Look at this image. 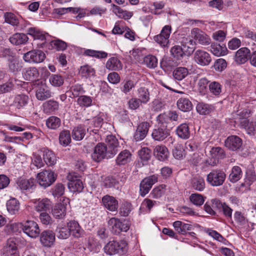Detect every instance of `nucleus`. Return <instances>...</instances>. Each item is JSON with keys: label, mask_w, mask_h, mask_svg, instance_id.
Returning <instances> with one entry per match:
<instances>
[{"label": "nucleus", "mask_w": 256, "mask_h": 256, "mask_svg": "<svg viewBox=\"0 0 256 256\" xmlns=\"http://www.w3.org/2000/svg\"><path fill=\"white\" fill-rule=\"evenodd\" d=\"M104 250V252L110 256L122 255L127 251V243L123 240H111L105 245Z\"/></svg>", "instance_id": "f257e3e1"}, {"label": "nucleus", "mask_w": 256, "mask_h": 256, "mask_svg": "<svg viewBox=\"0 0 256 256\" xmlns=\"http://www.w3.org/2000/svg\"><path fill=\"white\" fill-rule=\"evenodd\" d=\"M226 178V174L220 169L211 170L206 176L207 182L212 186H220L223 184Z\"/></svg>", "instance_id": "f03ea898"}, {"label": "nucleus", "mask_w": 256, "mask_h": 256, "mask_svg": "<svg viewBox=\"0 0 256 256\" xmlns=\"http://www.w3.org/2000/svg\"><path fill=\"white\" fill-rule=\"evenodd\" d=\"M170 136V130L166 128V126H158L154 129L152 133V136L155 140L161 142L166 139V142H168L169 146L172 145L174 142V139Z\"/></svg>", "instance_id": "7ed1b4c3"}, {"label": "nucleus", "mask_w": 256, "mask_h": 256, "mask_svg": "<svg viewBox=\"0 0 256 256\" xmlns=\"http://www.w3.org/2000/svg\"><path fill=\"white\" fill-rule=\"evenodd\" d=\"M37 182L42 187L46 188L53 184L56 180V176L50 170H45L37 174Z\"/></svg>", "instance_id": "20e7f679"}, {"label": "nucleus", "mask_w": 256, "mask_h": 256, "mask_svg": "<svg viewBox=\"0 0 256 256\" xmlns=\"http://www.w3.org/2000/svg\"><path fill=\"white\" fill-rule=\"evenodd\" d=\"M108 224L112 232L116 234H120L121 232H127L130 228V224L128 220H120L116 218L110 219Z\"/></svg>", "instance_id": "39448f33"}, {"label": "nucleus", "mask_w": 256, "mask_h": 256, "mask_svg": "<svg viewBox=\"0 0 256 256\" xmlns=\"http://www.w3.org/2000/svg\"><path fill=\"white\" fill-rule=\"evenodd\" d=\"M107 146L104 143H98L94 147V151L92 154V158L95 162H99L104 158H112L108 154Z\"/></svg>", "instance_id": "423d86ee"}, {"label": "nucleus", "mask_w": 256, "mask_h": 256, "mask_svg": "<svg viewBox=\"0 0 256 256\" xmlns=\"http://www.w3.org/2000/svg\"><path fill=\"white\" fill-rule=\"evenodd\" d=\"M68 188L72 192H80L82 191L84 186L80 180L74 172H70L67 176Z\"/></svg>", "instance_id": "0eeeda50"}, {"label": "nucleus", "mask_w": 256, "mask_h": 256, "mask_svg": "<svg viewBox=\"0 0 256 256\" xmlns=\"http://www.w3.org/2000/svg\"><path fill=\"white\" fill-rule=\"evenodd\" d=\"M194 60L200 66H207L212 60L210 54L202 50H198L194 52Z\"/></svg>", "instance_id": "6e6552de"}, {"label": "nucleus", "mask_w": 256, "mask_h": 256, "mask_svg": "<svg viewBox=\"0 0 256 256\" xmlns=\"http://www.w3.org/2000/svg\"><path fill=\"white\" fill-rule=\"evenodd\" d=\"M22 226L23 232L28 236L32 238L38 236L40 230L36 222L33 220H28Z\"/></svg>", "instance_id": "1a4fd4ad"}, {"label": "nucleus", "mask_w": 256, "mask_h": 256, "mask_svg": "<svg viewBox=\"0 0 256 256\" xmlns=\"http://www.w3.org/2000/svg\"><path fill=\"white\" fill-rule=\"evenodd\" d=\"M158 182V176L154 174L144 178L140 182V189L142 196L147 194L152 186Z\"/></svg>", "instance_id": "9d476101"}, {"label": "nucleus", "mask_w": 256, "mask_h": 256, "mask_svg": "<svg viewBox=\"0 0 256 256\" xmlns=\"http://www.w3.org/2000/svg\"><path fill=\"white\" fill-rule=\"evenodd\" d=\"M44 53L40 50H34L24 54L23 58L26 62L40 63L45 58Z\"/></svg>", "instance_id": "9b49d317"}, {"label": "nucleus", "mask_w": 256, "mask_h": 256, "mask_svg": "<svg viewBox=\"0 0 256 256\" xmlns=\"http://www.w3.org/2000/svg\"><path fill=\"white\" fill-rule=\"evenodd\" d=\"M1 256H20L16 243L8 239L1 250Z\"/></svg>", "instance_id": "f8f14e48"}, {"label": "nucleus", "mask_w": 256, "mask_h": 256, "mask_svg": "<svg viewBox=\"0 0 256 256\" xmlns=\"http://www.w3.org/2000/svg\"><path fill=\"white\" fill-rule=\"evenodd\" d=\"M191 34L198 44L207 46L210 43V38L204 32L198 28H194L191 30Z\"/></svg>", "instance_id": "ddd939ff"}, {"label": "nucleus", "mask_w": 256, "mask_h": 256, "mask_svg": "<svg viewBox=\"0 0 256 256\" xmlns=\"http://www.w3.org/2000/svg\"><path fill=\"white\" fill-rule=\"evenodd\" d=\"M171 32V26H165L162 29L160 34L154 36V40L162 46H167L168 43V38Z\"/></svg>", "instance_id": "4468645a"}, {"label": "nucleus", "mask_w": 256, "mask_h": 256, "mask_svg": "<svg viewBox=\"0 0 256 256\" xmlns=\"http://www.w3.org/2000/svg\"><path fill=\"white\" fill-rule=\"evenodd\" d=\"M108 154L110 156H114L118 150L120 148L118 139L114 136L108 135L106 138Z\"/></svg>", "instance_id": "2eb2a0df"}, {"label": "nucleus", "mask_w": 256, "mask_h": 256, "mask_svg": "<svg viewBox=\"0 0 256 256\" xmlns=\"http://www.w3.org/2000/svg\"><path fill=\"white\" fill-rule=\"evenodd\" d=\"M150 125L147 122H143L138 126L136 130L134 135V138L136 141L142 140L147 135Z\"/></svg>", "instance_id": "dca6fc26"}, {"label": "nucleus", "mask_w": 256, "mask_h": 256, "mask_svg": "<svg viewBox=\"0 0 256 256\" xmlns=\"http://www.w3.org/2000/svg\"><path fill=\"white\" fill-rule=\"evenodd\" d=\"M55 241V234L50 230L42 232L40 236V242L42 244L46 247H50Z\"/></svg>", "instance_id": "f3484780"}, {"label": "nucleus", "mask_w": 256, "mask_h": 256, "mask_svg": "<svg viewBox=\"0 0 256 256\" xmlns=\"http://www.w3.org/2000/svg\"><path fill=\"white\" fill-rule=\"evenodd\" d=\"M242 145V140L236 136H230L225 140V146L232 150L239 149Z\"/></svg>", "instance_id": "a211bd4d"}, {"label": "nucleus", "mask_w": 256, "mask_h": 256, "mask_svg": "<svg viewBox=\"0 0 256 256\" xmlns=\"http://www.w3.org/2000/svg\"><path fill=\"white\" fill-rule=\"evenodd\" d=\"M250 56V50L246 48H242L235 54L234 60L238 64L245 63Z\"/></svg>", "instance_id": "6ab92c4d"}, {"label": "nucleus", "mask_w": 256, "mask_h": 256, "mask_svg": "<svg viewBox=\"0 0 256 256\" xmlns=\"http://www.w3.org/2000/svg\"><path fill=\"white\" fill-rule=\"evenodd\" d=\"M102 202L104 206L110 211H116L118 208V202L112 196H104L102 198Z\"/></svg>", "instance_id": "aec40b11"}, {"label": "nucleus", "mask_w": 256, "mask_h": 256, "mask_svg": "<svg viewBox=\"0 0 256 256\" xmlns=\"http://www.w3.org/2000/svg\"><path fill=\"white\" fill-rule=\"evenodd\" d=\"M43 112L46 114L54 113L58 110V102L53 100H50L44 102L42 104Z\"/></svg>", "instance_id": "412c9836"}, {"label": "nucleus", "mask_w": 256, "mask_h": 256, "mask_svg": "<svg viewBox=\"0 0 256 256\" xmlns=\"http://www.w3.org/2000/svg\"><path fill=\"white\" fill-rule=\"evenodd\" d=\"M36 97L40 100H44L52 96V92L44 84L38 86L36 90Z\"/></svg>", "instance_id": "4be33fe9"}, {"label": "nucleus", "mask_w": 256, "mask_h": 256, "mask_svg": "<svg viewBox=\"0 0 256 256\" xmlns=\"http://www.w3.org/2000/svg\"><path fill=\"white\" fill-rule=\"evenodd\" d=\"M17 184L22 190H32L36 186V180L34 178L21 179L18 180Z\"/></svg>", "instance_id": "5701e85b"}, {"label": "nucleus", "mask_w": 256, "mask_h": 256, "mask_svg": "<svg viewBox=\"0 0 256 256\" xmlns=\"http://www.w3.org/2000/svg\"><path fill=\"white\" fill-rule=\"evenodd\" d=\"M22 74L24 78L28 80H36L39 76V72L38 70L34 67L24 68L23 70Z\"/></svg>", "instance_id": "b1692460"}, {"label": "nucleus", "mask_w": 256, "mask_h": 256, "mask_svg": "<svg viewBox=\"0 0 256 256\" xmlns=\"http://www.w3.org/2000/svg\"><path fill=\"white\" fill-rule=\"evenodd\" d=\"M154 154L158 160L164 161L168 158V151L165 146L158 145L155 147L154 150Z\"/></svg>", "instance_id": "393cba45"}, {"label": "nucleus", "mask_w": 256, "mask_h": 256, "mask_svg": "<svg viewBox=\"0 0 256 256\" xmlns=\"http://www.w3.org/2000/svg\"><path fill=\"white\" fill-rule=\"evenodd\" d=\"M106 68L110 70L118 71L122 69V64L117 58L112 57L106 62Z\"/></svg>", "instance_id": "a878e982"}, {"label": "nucleus", "mask_w": 256, "mask_h": 256, "mask_svg": "<svg viewBox=\"0 0 256 256\" xmlns=\"http://www.w3.org/2000/svg\"><path fill=\"white\" fill-rule=\"evenodd\" d=\"M132 160V154L128 150L122 151L118 156L116 162L118 166L124 165Z\"/></svg>", "instance_id": "bb28decb"}, {"label": "nucleus", "mask_w": 256, "mask_h": 256, "mask_svg": "<svg viewBox=\"0 0 256 256\" xmlns=\"http://www.w3.org/2000/svg\"><path fill=\"white\" fill-rule=\"evenodd\" d=\"M29 101V98L24 94H17L14 96L13 105L17 108L20 109L27 105Z\"/></svg>", "instance_id": "cd10ccee"}, {"label": "nucleus", "mask_w": 256, "mask_h": 256, "mask_svg": "<svg viewBox=\"0 0 256 256\" xmlns=\"http://www.w3.org/2000/svg\"><path fill=\"white\" fill-rule=\"evenodd\" d=\"M242 176V172L238 166H233L228 176V180L232 183H235L239 180Z\"/></svg>", "instance_id": "c85d7f7f"}, {"label": "nucleus", "mask_w": 256, "mask_h": 256, "mask_svg": "<svg viewBox=\"0 0 256 256\" xmlns=\"http://www.w3.org/2000/svg\"><path fill=\"white\" fill-rule=\"evenodd\" d=\"M176 134L178 136L182 139H188L190 136V131L188 125L182 124L176 129Z\"/></svg>", "instance_id": "c756f323"}, {"label": "nucleus", "mask_w": 256, "mask_h": 256, "mask_svg": "<svg viewBox=\"0 0 256 256\" xmlns=\"http://www.w3.org/2000/svg\"><path fill=\"white\" fill-rule=\"evenodd\" d=\"M137 98L143 104L148 102L150 99V94L148 90L144 87H140L136 90Z\"/></svg>", "instance_id": "7c9ffc66"}, {"label": "nucleus", "mask_w": 256, "mask_h": 256, "mask_svg": "<svg viewBox=\"0 0 256 256\" xmlns=\"http://www.w3.org/2000/svg\"><path fill=\"white\" fill-rule=\"evenodd\" d=\"M9 40L12 44L19 45L26 43L28 40V37L24 34L16 33L10 36Z\"/></svg>", "instance_id": "2f4dec72"}, {"label": "nucleus", "mask_w": 256, "mask_h": 256, "mask_svg": "<svg viewBox=\"0 0 256 256\" xmlns=\"http://www.w3.org/2000/svg\"><path fill=\"white\" fill-rule=\"evenodd\" d=\"M210 51L214 55L220 56L226 54L228 50L225 46H221L218 44L214 43L210 46Z\"/></svg>", "instance_id": "473e14b6"}, {"label": "nucleus", "mask_w": 256, "mask_h": 256, "mask_svg": "<svg viewBox=\"0 0 256 256\" xmlns=\"http://www.w3.org/2000/svg\"><path fill=\"white\" fill-rule=\"evenodd\" d=\"M196 108L197 112L202 115L208 114L214 110V106L212 105L204 102L198 104Z\"/></svg>", "instance_id": "72a5a7b5"}, {"label": "nucleus", "mask_w": 256, "mask_h": 256, "mask_svg": "<svg viewBox=\"0 0 256 256\" xmlns=\"http://www.w3.org/2000/svg\"><path fill=\"white\" fill-rule=\"evenodd\" d=\"M68 228L70 233L75 237L78 238L80 236L82 230L76 221H70L68 224Z\"/></svg>", "instance_id": "f704fd0d"}, {"label": "nucleus", "mask_w": 256, "mask_h": 256, "mask_svg": "<svg viewBox=\"0 0 256 256\" xmlns=\"http://www.w3.org/2000/svg\"><path fill=\"white\" fill-rule=\"evenodd\" d=\"M6 208L10 214H14L20 209V203L15 198H11L6 202Z\"/></svg>", "instance_id": "c9c22d12"}, {"label": "nucleus", "mask_w": 256, "mask_h": 256, "mask_svg": "<svg viewBox=\"0 0 256 256\" xmlns=\"http://www.w3.org/2000/svg\"><path fill=\"white\" fill-rule=\"evenodd\" d=\"M210 153L212 158L214 159V163L215 164L218 162L219 158H223L225 156L224 150L220 147L212 148Z\"/></svg>", "instance_id": "e433bc0d"}, {"label": "nucleus", "mask_w": 256, "mask_h": 256, "mask_svg": "<svg viewBox=\"0 0 256 256\" xmlns=\"http://www.w3.org/2000/svg\"><path fill=\"white\" fill-rule=\"evenodd\" d=\"M178 108L182 112H188L192 109L191 102L186 98H180L177 102Z\"/></svg>", "instance_id": "4c0bfd02"}, {"label": "nucleus", "mask_w": 256, "mask_h": 256, "mask_svg": "<svg viewBox=\"0 0 256 256\" xmlns=\"http://www.w3.org/2000/svg\"><path fill=\"white\" fill-rule=\"evenodd\" d=\"M66 207L63 204H58L56 205L52 210V214L56 218L62 219L66 215Z\"/></svg>", "instance_id": "58836bf2"}, {"label": "nucleus", "mask_w": 256, "mask_h": 256, "mask_svg": "<svg viewBox=\"0 0 256 256\" xmlns=\"http://www.w3.org/2000/svg\"><path fill=\"white\" fill-rule=\"evenodd\" d=\"M60 144L64 146H68L71 142V135L68 130H63L59 134Z\"/></svg>", "instance_id": "ea45409f"}, {"label": "nucleus", "mask_w": 256, "mask_h": 256, "mask_svg": "<svg viewBox=\"0 0 256 256\" xmlns=\"http://www.w3.org/2000/svg\"><path fill=\"white\" fill-rule=\"evenodd\" d=\"M86 134V129L82 125L74 128L72 132V136L76 140H80L84 138Z\"/></svg>", "instance_id": "a19ab883"}, {"label": "nucleus", "mask_w": 256, "mask_h": 256, "mask_svg": "<svg viewBox=\"0 0 256 256\" xmlns=\"http://www.w3.org/2000/svg\"><path fill=\"white\" fill-rule=\"evenodd\" d=\"M43 158L46 164L48 166L54 165L56 162V158L54 154L48 150L44 151Z\"/></svg>", "instance_id": "79ce46f5"}, {"label": "nucleus", "mask_w": 256, "mask_h": 256, "mask_svg": "<svg viewBox=\"0 0 256 256\" xmlns=\"http://www.w3.org/2000/svg\"><path fill=\"white\" fill-rule=\"evenodd\" d=\"M61 124L60 119L55 116L49 117L46 120V126L52 130H56L58 128Z\"/></svg>", "instance_id": "37998d69"}, {"label": "nucleus", "mask_w": 256, "mask_h": 256, "mask_svg": "<svg viewBox=\"0 0 256 256\" xmlns=\"http://www.w3.org/2000/svg\"><path fill=\"white\" fill-rule=\"evenodd\" d=\"M35 206L37 211H46L50 208L51 202L48 198L39 199Z\"/></svg>", "instance_id": "c03bdc74"}, {"label": "nucleus", "mask_w": 256, "mask_h": 256, "mask_svg": "<svg viewBox=\"0 0 256 256\" xmlns=\"http://www.w3.org/2000/svg\"><path fill=\"white\" fill-rule=\"evenodd\" d=\"M188 74V70L184 67H178L176 68L173 72L174 78L178 80H181L185 78Z\"/></svg>", "instance_id": "a18cd8bd"}, {"label": "nucleus", "mask_w": 256, "mask_h": 256, "mask_svg": "<svg viewBox=\"0 0 256 256\" xmlns=\"http://www.w3.org/2000/svg\"><path fill=\"white\" fill-rule=\"evenodd\" d=\"M192 187L198 191H202L205 188L204 179L200 176L194 178L192 180Z\"/></svg>", "instance_id": "49530a36"}, {"label": "nucleus", "mask_w": 256, "mask_h": 256, "mask_svg": "<svg viewBox=\"0 0 256 256\" xmlns=\"http://www.w3.org/2000/svg\"><path fill=\"white\" fill-rule=\"evenodd\" d=\"M96 71L94 68L88 65H84L80 68V74L82 77L90 78L95 75Z\"/></svg>", "instance_id": "de8ad7c7"}, {"label": "nucleus", "mask_w": 256, "mask_h": 256, "mask_svg": "<svg viewBox=\"0 0 256 256\" xmlns=\"http://www.w3.org/2000/svg\"><path fill=\"white\" fill-rule=\"evenodd\" d=\"M210 92L215 96H218L222 92V84L216 81L212 82L208 85Z\"/></svg>", "instance_id": "09e8293b"}, {"label": "nucleus", "mask_w": 256, "mask_h": 256, "mask_svg": "<svg viewBox=\"0 0 256 256\" xmlns=\"http://www.w3.org/2000/svg\"><path fill=\"white\" fill-rule=\"evenodd\" d=\"M112 11L119 18L124 19H129L132 16L131 12L124 10L120 7L113 4Z\"/></svg>", "instance_id": "8fccbe9b"}, {"label": "nucleus", "mask_w": 256, "mask_h": 256, "mask_svg": "<svg viewBox=\"0 0 256 256\" xmlns=\"http://www.w3.org/2000/svg\"><path fill=\"white\" fill-rule=\"evenodd\" d=\"M8 68L9 70L14 73L16 74L20 70L22 66L21 63L16 58H9Z\"/></svg>", "instance_id": "3c124183"}, {"label": "nucleus", "mask_w": 256, "mask_h": 256, "mask_svg": "<svg viewBox=\"0 0 256 256\" xmlns=\"http://www.w3.org/2000/svg\"><path fill=\"white\" fill-rule=\"evenodd\" d=\"M86 247L90 251L96 252L100 250V245L98 241L92 237L88 238Z\"/></svg>", "instance_id": "603ef678"}, {"label": "nucleus", "mask_w": 256, "mask_h": 256, "mask_svg": "<svg viewBox=\"0 0 256 256\" xmlns=\"http://www.w3.org/2000/svg\"><path fill=\"white\" fill-rule=\"evenodd\" d=\"M28 34L32 36L34 40H44L46 39L44 34L35 28H30L28 30Z\"/></svg>", "instance_id": "864d4df0"}, {"label": "nucleus", "mask_w": 256, "mask_h": 256, "mask_svg": "<svg viewBox=\"0 0 256 256\" xmlns=\"http://www.w3.org/2000/svg\"><path fill=\"white\" fill-rule=\"evenodd\" d=\"M144 63L147 67L153 68L158 65V60L156 56L152 55H148L144 58Z\"/></svg>", "instance_id": "5fc2aeb1"}, {"label": "nucleus", "mask_w": 256, "mask_h": 256, "mask_svg": "<svg viewBox=\"0 0 256 256\" xmlns=\"http://www.w3.org/2000/svg\"><path fill=\"white\" fill-rule=\"evenodd\" d=\"M49 82L54 86H60L64 84V79L60 75L52 74L49 78Z\"/></svg>", "instance_id": "6e6d98bb"}, {"label": "nucleus", "mask_w": 256, "mask_h": 256, "mask_svg": "<svg viewBox=\"0 0 256 256\" xmlns=\"http://www.w3.org/2000/svg\"><path fill=\"white\" fill-rule=\"evenodd\" d=\"M84 54L88 56L95 57L96 58H105L108 56V54L104 52L96 51L92 50H86Z\"/></svg>", "instance_id": "4d7b16f0"}, {"label": "nucleus", "mask_w": 256, "mask_h": 256, "mask_svg": "<svg viewBox=\"0 0 256 256\" xmlns=\"http://www.w3.org/2000/svg\"><path fill=\"white\" fill-rule=\"evenodd\" d=\"M5 21L7 23L15 26L19 24V20L16 16L12 12H6L4 15Z\"/></svg>", "instance_id": "13d9d810"}, {"label": "nucleus", "mask_w": 256, "mask_h": 256, "mask_svg": "<svg viewBox=\"0 0 256 256\" xmlns=\"http://www.w3.org/2000/svg\"><path fill=\"white\" fill-rule=\"evenodd\" d=\"M166 185H160L154 188L150 193V195L154 198H160L165 192Z\"/></svg>", "instance_id": "bf43d9fd"}, {"label": "nucleus", "mask_w": 256, "mask_h": 256, "mask_svg": "<svg viewBox=\"0 0 256 256\" xmlns=\"http://www.w3.org/2000/svg\"><path fill=\"white\" fill-rule=\"evenodd\" d=\"M51 43L53 47L58 51L64 50L68 46L67 44L65 42L59 39L53 40Z\"/></svg>", "instance_id": "052dcab7"}, {"label": "nucleus", "mask_w": 256, "mask_h": 256, "mask_svg": "<svg viewBox=\"0 0 256 256\" xmlns=\"http://www.w3.org/2000/svg\"><path fill=\"white\" fill-rule=\"evenodd\" d=\"M132 210V205L130 202H123L120 209V214L121 216H128Z\"/></svg>", "instance_id": "680f3d73"}, {"label": "nucleus", "mask_w": 256, "mask_h": 256, "mask_svg": "<svg viewBox=\"0 0 256 256\" xmlns=\"http://www.w3.org/2000/svg\"><path fill=\"white\" fill-rule=\"evenodd\" d=\"M190 198L191 202L196 206H200L204 202V198L200 194H193L190 196Z\"/></svg>", "instance_id": "e2e57ef3"}, {"label": "nucleus", "mask_w": 256, "mask_h": 256, "mask_svg": "<svg viewBox=\"0 0 256 256\" xmlns=\"http://www.w3.org/2000/svg\"><path fill=\"white\" fill-rule=\"evenodd\" d=\"M77 102L81 106L88 107L91 105L92 100L90 96H82L78 98Z\"/></svg>", "instance_id": "0e129e2a"}, {"label": "nucleus", "mask_w": 256, "mask_h": 256, "mask_svg": "<svg viewBox=\"0 0 256 256\" xmlns=\"http://www.w3.org/2000/svg\"><path fill=\"white\" fill-rule=\"evenodd\" d=\"M103 120L102 116L99 114L92 119L87 120V122L88 124H94V127L97 128L102 126Z\"/></svg>", "instance_id": "69168bd1"}, {"label": "nucleus", "mask_w": 256, "mask_h": 256, "mask_svg": "<svg viewBox=\"0 0 256 256\" xmlns=\"http://www.w3.org/2000/svg\"><path fill=\"white\" fill-rule=\"evenodd\" d=\"M157 120L159 126H166V128H167V124L170 122V118L166 113L159 114L157 118Z\"/></svg>", "instance_id": "338daca9"}, {"label": "nucleus", "mask_w": 256, "mask_h": 256, "mask_svg": "<svg viewBox=\"0 0 256 256\" xmlns=\"http://www.w3.org/2000/svg\"><path fill=\"white\" fill-rule=\"evenodd\" d=\"M240 127L244 128L248 131V134H250L254 130V128L252 124L249 122V120L246 118H242L240 122Z\"/></svg>", "instance_id": "774afa93"}]
</instances>
